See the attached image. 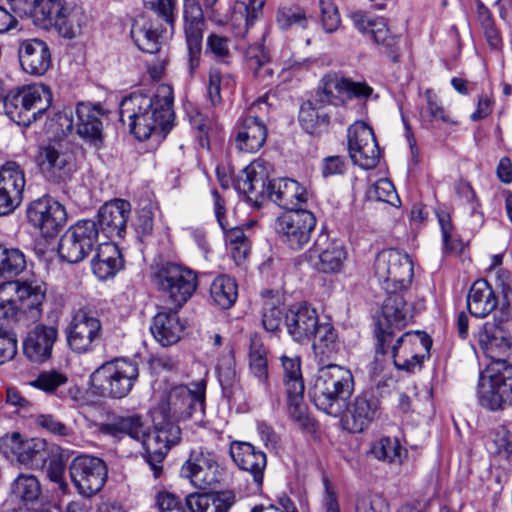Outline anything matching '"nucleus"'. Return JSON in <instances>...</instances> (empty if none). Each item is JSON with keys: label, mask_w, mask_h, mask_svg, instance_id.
Here are the masks:
<instances>
[{"label": "nucleus", "mask_w": 512, "mask_h": 512, "mask_svg": "<svg viewBox=\"0 0 512 512\" xmlns=\"http://www.w3.org/2000/svg\"><path fill=\"white\" fill-rule=\"evenodd\" d=\"M155 282L167 306L176 309L183 307L198 285L197 275L193 270L172 262L165 263L158 269Z\"/></svg>", "instance_id": "obj_7"}, {"label": "nucleus", "mask_w": 512, "mask_h": 512, "mask_svg": "<svg viewBox=\"0 0 512 512\" xmlns=\"http://www.w3.org/2000/svg\"><path fill=\"white\" fill-rule=\"evenodd\" d=\"M204 27L205 23L197 22L185 23L184 26L190 75H193L200 65Z\"/></svg>", "instance_id": "obj_45"}, {"label": "nucleus", "mask_w": 512, "mask_h": 512, "mask_svg": "<svg viewBox=\"0 0 512 512\" xmlns=\"http://www.w3.org/2000/svg\"><path fill=\"white\" fill-rule=\"evenodd\" d=\"M233 186L256 207H260L262 200L267 196L279 207L294 211L308 199L306 189L297 181L290 178L269 179L260 161H254L245 167L234 179Z\"/></svg>", "instance_id": "obj_3"}, {"label": "nucleus", "mask_w": 512, "mask_h": 512, "mask_svg": "<svg viewBox=\"0 0 512 512\" xmlns=\"http://www.w3.org/2000/svg\"><path fill=\"white\" fill-rule=\"evenodd\" d=\"M327 241L326 235L319 236L313 249L310 250V258L313 266L318 271L323 273L337 272L347 259V252L343 243L338 240L327 243L326 247L323 248V244Z\"/></svg>", "instance_id": "obj_32"}, {"label": "nucleus", "mask_w": 512, "mask_h": 512, "mask_svg": "<svg viewBox=\"0 0 512 512\" xmlns=\"http://www.w3.org/2000/svg\"><path fill=\"white\" fill-rule=\"evenodd\" d=\"M6 441L17 461L27 467L42 466L47 459L46 442L43 439L23 440L19 433L14 432Z\"/></svg>", "instance_id": "obj_35"}, {"label": "nucleus", "mask_w": 512, "mask_h": 512, "mask_svg": "<svg viewBox=\"0 0 512 512\" xmlns=\"http://www.w3.org/2000/svg\"><path fill=\"white\" fill-rule=\"evenodd\" d=\"M236 502L232 490L210 493H191L186 496V505L191 512H229Z\"/></svg>", "instance_id": "obj_39"}, {"label": "nucleus", "mask_w": 512, "mask_h": 512, "mask_svg": "<svg viewBox=\"0 0 512 512\" xmlns=\"http://www.w3.org/2000/svg\"><path fill=\"white\" fill-rule=\"evenodd\" d=\"M314 360L319 368L309 387L308 396L317 409L340 419L343 430L351 432L352 372L333 363L342 350V342L331 323H322L313 335Z\"/></svg>", "instance_id": "obj_1"}, {"label": "nucleus", "mask_w": 512, "mask_h": 512, "mask_svg": "<svg viewBox=\"0 0 512 512\" xmlns=\"http://www.w3.org/2000/svg\"><path fill=\"white\" fill-rule=\"evenodd\" d=\"M216 369L224 396L231 398L239 383L233 355L229 353L221 358Z\"/></svg>", "instance_id": "obj_53"}, {"label": "nucleus", "mask_w": 512, "mask_h": 512, "mask_svg": "<svg viewBox=\"0 0 512 512\" xmlns=\"http://www.w3.org/2000/svg\"><path fill=\"white\" fill-rule=\"evenodd\" d=\"M99 230L95 221L83 219L70 226L61 236L58 255L61 260L77 264L83 261L98 242Z\"/></svg>", "instance_id": "obj_11"}, {"label": "nucleus", "mask_w": 512, "mask_h": 512, "mask_svg": "<svg viewBox=\"0 0 512 512\" xmlns=\"http://www.w3.org/2000/svg\"><path fill=\"white\" fill-rule=\"evenodd\" d=\"M37 161L44 177L54 183L67 181L76 170L75 154L64 142H54L43 146L39 151Z\"/></svg>", "instance_id": "obj_16"}, {"label": "nucleus", "mask_w": 512, "mask_h": 512, "mask_svg": "<svg viewBox=\"0 0 512 512\" xmlns=\"http://www.w3.org/2000/svg\"><path fill=\"white\" fill-rule=\"evenodd\" d=\"M75 132L84 143L100 150L104 146V125L108 112L100 103L79 102L75 107Z\"/></svg>", "instance_id": "obj_17"}, {"label": "nucleus", "mask_w": 512, "mask_h": 512, "mask_svg": "<svg viewBox=\"0 0 512 512\" xmlns=\"http://www.w3.org/2000/svg\"><path fill=\"white\" fill-rule=\"evenodd\" d=\"M315 226L314 214L306 209H298L279 216L275 229L283 244L292 250H301L309 243Z\"/></svg>", "instance_id": "obj_15"}, {"label": "nucleus", "mask_w": 512, "mask_h": 512, "mask_svg": "<svg viewBox=\"0 0 512 512\" xmlns=\"http://www.w3.org/2000/svg\"><path fill=\"white\" fill-rule=\"evenodd\" d=\"M210 296L220 308L229 309L238 297L236 281L227 275L216 277L210 286Z\"/></svg>", "instance_id": "obj_47"}, {"label": "nucleus", "mask_w": 512, "mask_h": 512, "mask_svg": "<svg viewBox=\"0 0 512 512\" xmlns=\"http://www.w3.org/2000/svg\"><path fill=\"white\" fill-rule=\"evenodd\" d=\"M25 176L15 162L6 163L0 170V216L12 213L23 200Z\"/></svg>", "instance_id": "obj_26"}, {"label": "nucleus", "mask_w": 512, "mask_h": 512, "mask_svg": "<svg viewBox=\"0 0 512 512\" xmlns=\"http://www.w3.org/2000/svg\"><path fill=\"white\" fill-rule=\"evenodd\" d=\"M144 417L138 413L114 416L110 421L101 423L98 432L110 436L115 440H122L125 436L141 441L145 432Z\"/></svg>", "instance_id": "obj_36"}, {"label": "nucleus", "mask_w": 512, "mask_h": 512, "mask_svg": "<svg viewBox=\"0 0 512 512\" xmlns=\"http://www.w3.org/2000/svg\"><path fill=\"white\" fill-rule=\"evenodd\" d=\"M277 22L282 29H287L294 25L301 29H306L308 26V19L300 9L288 8L280 10L277 14Z\"/></svg>", "instance_id": "obj_62"}, {"label": "nucleus", "mask_w": 512, "mask_h": 512, "mask_svg": "<svg viewBox=\"0 0 512 512\" xmlns=\"http://www.w3.org/2000/svg\"><path fill=\"white\" fill-rule=\"evenodd\" d=\"M229 455L238 469L251 475L256 491H261L267 456L250 442L234 440L229 446Z\"/></svg>", "instance_id": "obj_23"}, {"label": "nucleus", "mask_w": 512, "mask_h": 512, "mask_svg": "<svg viewBox=\"0 0 512 512\" xmlns=\"http://www.w3.org/2000/svg\"><path fill=\"white\" fill-rule=\"evenodd\" d=\"M375 275L386 292H402L413 280V263L410 256L399 249L381 251L374 264Z\"/></svg>", "instance_id": "obj_9"}, {"label": "nucleus", "mask_w": 512, "mask_h": 512, "mask_svg": "<svg viewBox=\"0 0 512 512\" xmlns=\"http://www.w3.org/2000/svg\"><path fill=\"white\" fill-rule=\"evenodd\" d=\"M283 367V384L286 389L288 411L291 419L303 431H312L314 424L307 414L304 404V380L301 371V359L298 356L280 358Z\"/></svg>", "instance_id": "obj_10"}, {"label": "nucleus", "mask_w": 512, "mask_h": 512, "mask_svg": "<svg viewBox=\"0 0 512 512\" xmlns=\"http://www.w3.org/2000/svg\"><path fill=\"white\" fill-rule=\"evenodd\" d=\"M11 492L24 505L37 503L42 495L41 484L31 474H20L11 484Z\"/></svg>", "instance_id": "obj_49"}, {"label": "nucleus", "mask_w": 512, "mask_h": 512, "mask_svg": "<svg viewBox=\"0 0 512 512\" xmlns=\"http://www.w3.org/2000/svg\"><path fill=\"white\" fill-rule=\"evenodd\" d=\"M155 505L159 512H191L186 501L183 503L179 496L165 490L155 495Z\"/></svg>", "instance_id": "obj_59"}, {"label": "nucleus", "mask_w": 512, "mask_h": 512, "mask_svg": "<svg viewBox=\"0 0 512 512\" xmlns=\"http://www.w3.org/2000/svg\"><path fill=\"white\" fill-rule=\"evenodd\" d=\"M28 222L45 238L58 234L67 220L64 206L49 196L34 200L27 208Z\"/></svg>", "instance_id": "obj_18"}, {"label": "nucleus", "mask_w": 512, "mask_h": 512, "mask_svg": "<svg viewBox=\"0 0 512 512\" xmlns=\"http://www.w3.org/2000/svg\"><path fill=\"white\" fill-rule=\"evenodd\" d=\"M425 97L427 99V107L421 112L422 118L430 122L438 120L445 123L450 122L445 109L438 104L436 97L431 90H427L425 92Z\"/></svg>", "instance_id": "obj_63"}, {"label": "nucleus", "mask_w": 512, "mask_h": 512, "mask_svg": "<svg viewBox=\"0 0 512 512\" xmlns=\"http://www.w3.org/2000/svg\"><path fill=\"white\" fill-rule=\"evenodd\" d=\"M379 160V148L374 132L363 121L354 122V164L373 169Z\"/></svg>", "instance_id": "obj_33"}, {"label": "nucleus", "mask_w": 512, "mask_h": 512, "mask_svg": "<svg viewBox=\"0 0 512 512\" xmlns=\"http://www.w3.org/2000/svg\"><path fill=\"white\" fill-rule=\"evenodd\" d=\"M69 474L78 493L84 497H91L106 483L108 468L101 458L80 455L70 463Z\"/></svg>", "instance_id": "obj_14"}, {"label": "nucleus", "mask_w": 512, "mask_h": 512, "mask_svg": "<svg viewBox=\"0 0 512 512\" xmlns=\"http://www.w3.org/2000/svg\"><path fill=\"white\" fill-rule=\"evenodd\" d=\"M355 27L363 36L368 35L376 44L384 45L386 47V55L391 58L393 62L399 61V54L394 49L397 39L390 35L384 19H371L366 16H361L355 20Z\"/></svg>", "instance_id": "obj_41"}, {"label": "nucleus", "mask_w": 512, "mask_h": 512, "mask_svg": "<svg viewBox=\"0 0 512 512\" xmlns=\"http://www.w3.org/2000/svg\"><path fill=\"white\" fill-rule=\"evenodd\" d=\"M46 474L48 479L53 482L57 489L66 495L69 493V485L65 480V465L62 461L53 459L49 462Z\"/></svg>", "instance_id": "obj_64"}, {"label": "nucleus", "mask_w": 512, "mask_h": 512, "mask_svg": "<svg viewBox=\"0 0 512 512\" xmlns=\"http://www.w3.org/2000/svg\"><path fill=\"white\" fill-rule=\"evenodd\" d=\"M288 334L298 343H308L321 324L316 310L306 303L292 305L284 320Z\"/></svg>", "instance_id": "obj_27"}, {"label": "nucleus", "mask_w": 512, "mask_h": 512, "mask_svg": "<svg viewBox=\"0 0 512 512\" xmlns=\"http://www.w3.org/2000/svg\"><path fill=\"white\" fill-rule=\"evenodd\" d=\"M326 106L314 94L300 105L298 123L306 133L319 136L328 129L330 115L325 111Z\"/></svg>", "instance_id": "obj_38"}, {"label": "nucleus", "mask_w": 512, "mask_h": 512, "mask_svg": "<svg viewBox=\"0 0 512 512\" xmlns=\"http://www.w3.org/2000/svg\"><path fill=\"white\" fill-rule=\"evenodd\" d=\"M34 23L42 29L66 24L69 10L62 0H35L31 12Z\"/></svg>", "instance_id": "obj_40"}, {"label": "nucleus", "mask_w": 512, "mask_h": 512, "mask_svg": "<svg viewBox=\"0 0 512 512\" xmlns=\"http://www.w3.org/2000/svg\"><path fill=\"white\" fill-rule=\"evenodd\" d=\"M68 383V377L66 374L56 370H49L41 372L35 380L31 382V385L48 393L55 394L62 399L71 398L77 399L78 388L73 386L68 389L65 393L62 387Z\"/></svg>", "instance_id": "obj_44"}, {"label": "nucleus", "mask_w": 512, "mask_h": 512, "mask_svg": "<svg viewBox=\"0 0 512 512\" xmlns=\"http://www.w3.org/2000/svg\"><path fill=\"white\" fill-rule=\"evenodd\" d=\"M387 297L376 319V352L385 354L390 347L395 330L404 328L409 319V308L401 292H386Z\"/></svg>", "instance_id": "obj_12"}, {"label": "nucleus", "mask_w": 512, "mask_h": 512, "mask_svg": "<svg viewBox=\"0 0 512 512\" xmlns=\"http://www.w3.org/2000/svg\"><path fill=\"white\" fill-rule=\"evenodd\" d=\"M152 14L143 13L135 17L132 21L130 35L137 48L145 53H156L160 50L162 40L164 38L165 29L158 24V20H163L173 29L172 24L167 23L165 19L158 15V12L151 8L150 4H146Z\"/></svg>", "instance_id": "obj_22"}, {"label": "nucleus", "mask_w": 512, "mask_h": 512, "mask_svg": "<svg viewBox=\"0 0 512 512\" xmlns=\"http://www.w3.org/2000/svg\"><path fill=\"white\" fill-rule=\"evenodd\" d=\"M131 205L123 199H115L105 203L97 213L99 233L106 238H122L126 231Z\"/></svg>", "instance_id": "obj_30"}, {"label": "nucleus", "mask_w": 512, "mask_h": 512, "mask_svg": "<svg viewBox=\"0 0 512 512\" xmlns=\"http://www.w3.org/2000/svg\"><path fill=\"white\" fill-rule=\"evenodd\" d=\"M103 330L95 312L82 307L74 311L66 328V338L70 349L83 354L93 351L100 343Z\"/></svg>", "instance_id": "obj_13"}, {"label": "nucleus", "mask_w": 512, "mask_h": 512, "mask_svg": "<svg viewBox=\"0 0 512 512\" xmlns=\"http://www.w3.org/2000/svg\"><path fill=\"white\" fill-rule=\"evenodd\" d=\"M366 199L385 202L393 207L401 205L396 189L388 179H380L370 186L366 192Z\"/></svg>", "instance_id": "obj_55"}, {"label": "nucleus", "mask_w": 512, "mask_h": 512, "mask_svg": "<svg viewBox=\"0 0 512 512\" xmlns=\"http://www.w3.org/2000/svg\"><path fill=\"white\" fill-rule=\"evenodd\" d=\"M193 385L195 386L194 390L186 386H178L169 392L167 406L169 413L174 418H190L196 413L204 412L206 382L200 380Z\"/></svg>", "instance_id": "obj_24"}, {"label": "nucleus", "mask_w": 512, "mask_h": 512, "mask_svg": "<svg viewBox=\"0 0 512 512\" xmlns=\"http://www.w3.org/2000/svg\"><path fill=\"white\" fill-rule=\"evenodd\" d=\"M222 230L225 235V241L231 248L234 261L240 265L250 252L249 238L241 227H234L228 224Z\"/></svg>", "instance_id": "obj_52"}, {"label": "nucleus", "mask_w": 512, "mask_h": 512, "mask_svg": "<svg viewBox=\"0 0 512 512\" xmlns=\"http://www.w3.org/2000/svg\"><path fill=\"white\" fill-rule=\"evenodd\" d=\"M18 58L22 70L31 76H43L52 66L51 50L45 41L38 38L20 42Z\"/></svg>", "instance_id": "obj_29"}, {"label": "nucleus", "mask_w": 512, "mask_h": 512, "mask_svg": "<svg viewBox=\"0 0 512 512\" xmlns=\"http://www.w3.org/2000/svg\"><path fill=\"white\" fill-rule=\"evenodd\" d=\"M246 65L259 80L272 78L274 71L271 67L270 57L263 46H250L245 54Z\"/></svg>", "instance_id": "obj_51"}, {"label": "nucleus", "mask_w": 512, "mask_h": 512, "mask_svg": "<svg viewBox=\"0 0 512 512\" xmlns=\"http://www.w3.org/2000/svg\"><path fill=\"white\" fill-rule=\"evenodd\" d=\"M35 422L41 429L52 435L65 437L71 434V429L52 414H40Z\"/></svg>", "instance_id": "obj_60"}, {"label": "nucleus", "mask_w": 512, "mask_h": 512, "mask_svg": "<svg viewBox=\"0 0 512 512\" xmlns=\"http://www.w3.org/2000/svg\"><path fill=\"white\" fill-rule=\"evenodd\" d=\"M57 338L56 326L36 324L23 340V353L33 363H44L51 358Z\"/></svg>", "instance_id": "obj_28"}, {"label": "nucleus", "mask_w": 512, "mask_h": 512, "mask_svg": "<svg viewBox=\"0 0 512 512\" xmlns=\"http://www.w3.org/2000/svg\"><path fill=\"white\" fill-rule=\"evenodd\" d=\"M497 304V297L486 280L474 282L467 297V306L473 316L486 317L495 310Z\"/></svg>", "instance_id": "obj_43"}, {"label": "nucleus", "mask_w": 512, "mask_h": 512, "mask_svg": "<svg viewBox=\"0 0 512 512\" xmlns=\"http://www.w3.org/2000/svg\"><path fill=\"white\" fill-rule=\"evenodd\" d=\"M53 101L49 86L26 85L10 90L3 97L6 115L18 124L29 125L45 113Z\"/></svg>", "instance_id": "obj_5"}, {"label": "nucleus", "mask_w": 512, "mask_h": 512, "mask_svg": "<svg viewBox=\"0 0 512 512\" xmlns=\"http://www.w3.org/2000/svg\"><path fill=\"white\" fill-rule=\"evenodd\" d=\"M377 405L365 397H358L354 402V432H362L374 419Z\"/></svg>", "instance_id": "obj_57"}, {"label": "nucleus", "mask_w": 512, "mask_h": 512, "mask_svg": "<svg viewBox=\"0 0 512 512\" xmlns=\"http://www.w3.org/2000/svg\"><path fill=\"white\" fill-rule=\"evenodd\" d=\"M371 452L380 460L398 464L402 462L403 454L406 453L398 439L390 437L381 438L380 441L372 447Z\"/></svg>", "instance_id": "obj_54"}, {"label": "nucleus", "mask_w": 512, "mask_h": 512, "mask_svg": "<svg viewBox=\"0 0 512 512\" xmlns=\"http://www.w3.org/2000/svg\"><path fill=\"white\" fill-rule=\"evenodd\" d=\"M230 40L228 37L219 34H210L207 38V53L221 63H229L231 52L229 48Z\"/></svg>", "instance_id": "obj_58"}, {"label": "nucleus", "mask_w": 512, "mask_h": 512, "mask_svg": "<svg viewBox=\"0 0 512 512\" xmlns=\"http://www.w3.org/2000/svg\"><path fill=\"white\" fill-rule=\"evenodd\" d=\"M486 446L491 454L507 459L512 454V433L499 426L490 433Z\"/></svg>", "instance_id": "obj_56"}, {"label": "nucleus", "mask_w": 512, "mask_h": 512, "mask_svg": "<svg viewBox=\"0 0 512 512\" xmlns=\"http://www.w3.org/2000/svg\"><path fill=\"white\" fill-rule=\"evenodd\" d=\"M265 298L262 309V325L268 332H277L280 330L285 319L286 309L284 303L279 297H274L271 291L263 294Z\"/></svg>", "instance_id": "obj_46"}, {"label": "nucleus", "mask_w": 512, "mask_h": 512, "mask_svg": "<svg viewBox=\"0 0 512 512\" xmlns=\"http://www.w3.org/2000/svg\"><path fill=\"white\" fill-rule=\"evenodd\" d=\"M248 356L250 370L253 375L258 378L261 383L267 385L269 377L267 350L260 337L256 334L250 337Z\"/></svg>", "instance_id": "obj_50"}, {"label": "nucleus", "mask_w": 512, "mask_h": 512, "mask_svg": "<svg viewBox=\"0 0 512 512\" xmlns=\"http://www.w3.org/2000/svg\"><path fill=\"white\" fill-rule=\"evenodd\" d=\"M432 345L431 338L424 332H406L391 346L394 365L407 372H412L414 367L421 365Z\"/></svg>", "instance_id": "obj_21"}, {"label": "nucleus", "mask_w": 512, "mask_h": 512, "mask_svg": "<svg viewBox=\"0 0 512 512\" xmlns=\"http://www.w3.org/2000/svg\"><path fill=\"white\" fill-rule=\"evenodd\" d=\"M139 377L136 362L115 359L100 365L90 376L95 395L113 399L126 397Z\"/></svg>", "instance_id": "obj_4"}, {"label": "nucleus", "mask_w": 512, "mask_h": 512, "mask_svg": "<svg viewBox=\"0 0 512 512\" xmlns=\"http://www.w3.org/2000/svg\"><path fill=\"white\" fill-rule=\"evenodd\" d=\"M119 115L139 140L148 139L157 130L166 133L174 120L172 89L162 85L152 96L132 93L121 101Z\"/></svg>", "instance_id": "obj_2"}, {"label": "nucleus", "mask_w": 512, "mask_h": 512, "mask_svg": "<svg viewBox=\"0 0 512 512\" xmlns=\"http://www.w3.org/2000/svg\"><path fill=\"white\" fill-rule=\"evenodd\" d=\"M8 288L15 291L18 303L17 321L37 323L46 299V284L39 280L8 281Z\"/></svg>", "instance_id": "obj_20"}, {"label": "nucleus", "mask_w": 512, "mask_h": 512, "mask_svg": "<svg viewBox=\"0 0 512 512\" xmlns=\"http://www.w3.org/2000/svg\"><path fill=\"white\" fill-rule=\"evenodd\" d=\"M477 399L480 406L490 411L512 405V365L507 361L492 362L481 372Z\"/></svg>", "instance_id": "obj_6"}, {"label": "nucleus", "mask_w": 512, "mask_h": 512, "mask_svg": "<svg viewBox=\"0 0 512 512\" xmlns=\"http://www.w3.org/2000/svg\"><path fill=\"white\" fill-rule=\"evenodd\" d=\"M181 440V429L170 419L163 417L162 421L154 420V429L152 432H145L141 439L145 450V459L154 479H160L164 475L163 461L169 450L177 445Z\"/></svg>", "instance_id": "obj_8"}, {"label": "nucleus", "mask_w": 512, "mask_h": 512, "mask_svg": "<svg viewBox=\"0 0 512 512\" xmlns=\"http://www.w3.org/2000/svg\"><path fill=\"white\" fill-rule=\"evenodd\" d=\"M26 268V257L18 248H8L0 244V278L12 281Z\"/></svg>", "instance_id": "obj_48"}, {"label": "nucleus", "mask_w": 512, "mask_h": 512, "mask_svg": "<svg viewBox=\"0 0 512 512\" xmlns=\"http://www.w3.org/2000/svg\"><path fill=\"white\" fill-rule=\"evenodd\" d=\"M91 266L94 275L99 280L104 281L114 277L123 267V259L118 246L109 242L100 244L91 261Z\"/></svg>", "instance_id": "obj_42"}, {"label": "nucleus", "mask_w": 512, "mask_h": 512, "mask_svg": "<svg viewBox=\"0 0 512 512\" xmlns=\"http://www.w3.org/2000/svg\"><path fill=\"white\" fill-rule=\"evenodd\" d=\"M319 7L323 29L328 33L336 31L340 25L337 7L330 0H320Z\"/></svg>", "instance_id": "obj_61"}, {"label": "nucleus", "mask_w": 512, "mask_h": 512, "mask_svg": "<svg viewBox=\"0 0 512 512\" xmlns=\"http://www.w3.org/2000/svg\"><path fill=\"white\" fill-rule=\"evenodd\" d=\"M180 474L198 489L205 490L220 480V466L214 452L203 448L192 450Z\"/></svg>", "instance_id": "obj_19"}, {"label": "nucleus", "mask_w": 512, "mask_h": 512, "mask_svg": "<svg viewBox=\"0 0 512 512\" xmlns=\"http://www.w3.org/2000/svg\"><path fill=\"white\" fill-rule=\"evenodd\" d=\"M479 345L493 362L506 361L503 357L510 351L511 337L503 327L487 323L479 332Z\"/></svg>", "instance_id": "obj_37"}, {"label": "nucleus", "mask_w": 512, "mask_h": 512, "mask_svg": "<svg viewBox=\"0 0 512 512\" xmlns=\"http://www.w3.org/2000/svg\"><path fill=\"white\" fill-rule=\"evenodd\" d=\"M180 309L166 306L153 317L150 330L154 338L162 346H170L177 343L184 330L178 316Z\"/></svg>", "instance_id": "obj_34"}, {"label": "nucleus", "mask_w": 512, "mask_h": 512, "mask_svg": "<svg viewBox=\"0 0 512 512\" xmlns=\"http://www.w3.org/2000/svg\"><path fill=\"white\" fill-rule=\"evenodd\" d=\"M319 102L343 106L352 99V79L341 72H328L313 92Z\"/></svg>", "instance_id": "obj_31"}, {"label": "nucleus", "mask_w": 512, "mask_h": 512, "mask_svg": "<svg viewBox=\"0 0 512 512\" xmlns=\"http://www.w3.org/2000/svg\"><path fill=\"white\" fill-rule=\"evenodd\" d=\"M266 99V95L260 97L251 105L249 114L239 120L236 145L243 152H257L266 142L267 127L264 121L260 117L252 115L257 108L266 103Z\"/></svg>", "instance_id": "obj_25"}]
</instances>
